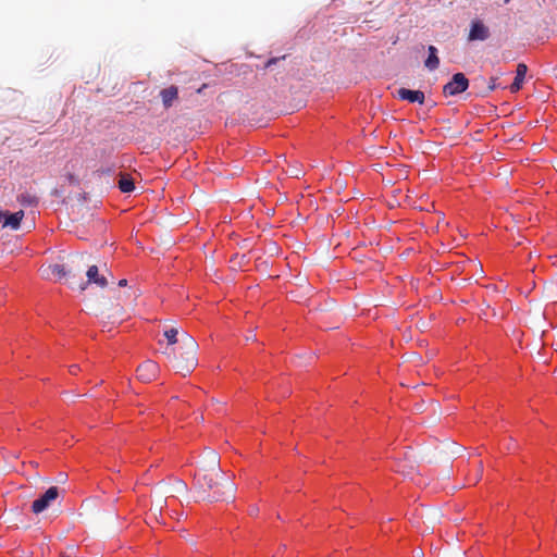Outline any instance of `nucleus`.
<instances>
[{"mask_svg": "<svg viewBox=\"0 0 557 557\" xmlns=\"http://www.w3.org/2000/svg\"><path fill=\"white\" fill-rule=\"evenodd\" d=\"M177 349V354L184 362L182 366H180L181 369L186 370L187 372L193 371L198 364V344L195 338L187 333H183Z\"/></svg>", "mask_w": 557, "mask_h": 557, "instance_id": "f257e3e1", "label": "nucleus"}, {"mask_svg": "<svg viewBox=\"0 0 557 557\" xmlns=\"http://www.w3.org/2000/svg\"><path fill=\"white\" fill-rule=\"evenodd\" d=\"M470 86V81L462 72H456L449 81L443 86L445 97H457L465 92Z\"/></svg>", "mask_w": 557, "mask_h": 557, "instance_id": "f03ea898", "label": "nucleus"}, {"mask_svg": "<svg viewBox=\"0 0 557 557\" xmlns=\"http://www.w3.org/2000/svg\"><path fill=\"white\" fill-rule=\"evenodd\" d=\"M60 494V488L55 485L48 487L42 494H40L33 503H32V511L35 515H39L47 510L51 503L54 502Z\"/></svg>", "mask_w": 557, "mask_h": 557, "instance_id": "7ed1b4c3", "label": "nucleus"}, {"mask_svg": "<svg viewBox=\"0 0 557 557\" xmlns=\"http://www.w3.org/2000/svg\"><path fill=\"white\" fill-rule=\"evenodd\" d=\"M24 215L25 213L23 210L11 212L0 209V225L2 228L17 231L21 228Z\"/></svg>", "mask_w": 557, "mask_h": 557, "instance_id": "20e7f679", "label": "nucleus"}, {"mask_svg": "<svg viewBox=\"0 0 557 557\" xmlns=\"http://www.w3.org/2000/svg\"><path fill=\"white\" fill-rule=\"evenodd\" d=\"M491 36L490 28L479 18H474L470 23L468 40L484 41Z\"/></svg>", "mask_w": 557, "mask_h": 557, "instance_id": "39448f33", "label": "nucleus"}, {"mask_svg": "<svg viewBox=\"0 0 557 557\" xmlns=\"http://www.w3.org/2000/svg\"><path fill=\"white\" fill-rule=\"evenodd\" d=\"M397 97L403 100L407 101L409 103H418V104H424L425 102V95L420 89H410L406 87H400L397 90Z\"/></svg>", "mask_w": 557, "mask_h": 557, "instance_id": "423d86ee", "label": "nucleus"}, {"mask_svg": "<svg viewBox=\"0 0 557 557\" xmlns=\"http://www.w3.org/2000/svg\"><path fill=\"white\" fill-rule=\"evenodd\" d=\"M159 367L152 360H147L137 368V377L143 382H150L158 375Z\"/></svg>", "mask_w": 557, "mask_h": 557, "instance_id": "0eeeda50", "label": "nucleus"}, {"mask_svg": "<svg viewBox=\"0 0 557 557\" xmlns=\"http://www.w3.org/2000/svg\"><path fill=\"white\" fill-rule=\"evenodd\" d=\"M441 64L438 49L434 45L426 47V58L423 60V65L429 72H433L438 69Z\"/></svg>", "mask_w": 557, "mask_h": 557, "instance_id": "6e6552de", "label": "nucleus"}, {"mask_svg": "<svg viewBox=\"0 0 557 557\" xmlns=\"http://www.w3.org/2000/svg\"><path fill=\"white\" fill-rule=\"evenodd\" d=\"M86 276H87V282H86V284H84L82 286V289H85V286L87 284H96L97 286H99L101 288H104L108 286V280L106 278V276H103L99 273V269L95 264L90 265L87 269Z\"/></svg>", "mask_w": 557, "mask_h": 557, "instance_id": "1a4fd4ad", "label": "nucleus"}, {"mask_svg": "<svg viewBox=\"0 0 557 557\" xmlns=\"http://www.w3.org/2000/svg\"><path fill=\"white\" fill-rule=\"evenodd\" d=\"M527 73H528L527 64L522 63V62L518 63L515 78L510 85L511 92H517L522 88L524 81H525Z\"/></svg>", "mask_w": 557, "mask_h": 557, "instance_id": "9d476101", "label": "nucleus"}, {"mask_svg": "<svg viewBox=\"0 0 557 557\" xmlns=\"http://www.w3.org/2000/svg\"><path fill=\"white\" fill-rule=\"evenodd\" d=\"M160 97L163 107L165 109L171 108L173 106L174 100L178 98V87L175 85H171L170 87L163 88L160 91Z\"/></svg>", "mask_w": 557, "mask_h": 557, "instance_id": "9b49d317", "label": "nucleus"}, {"mask_svg": "<svg viewBox=\"0 0 557 557\" xmlns=\"http://www.w3.org/2000/svg\"><path fill=\"white\" fill-rule=\"evenodd\" d=\"M116 185L120 191L123 194H131L136 188L134 180L128 175H120Z\"/></svg>", "mask_w": 557, "mask_h": 557, "instance_id": "f8f14e48", "label": "nucleus"}, {"mask_svg": "<svg viewBox=\"0 0 557 557\" xmlns=\"http://www.w3.org/2000/svg\"><path fill=\"white\" fill-rule=\"evenodd\" d=\"M16 199L18 203L25 208L35 207L38 205V198L34 195H30L29 193H22L17 195Z\"/></svg>", "mask_w": 557, "mask_h": 557, "instance_id": "ddd939ff", "label": "nucleus"}, {"mask_svg": "<svg viewBox=\"0 0 557 557\" xmlns=\"http://www.w3.org/2000/svg\"><path fill=\"white\" fill-rule=\"evenodd\" d=\"M117 165L115 163H111L110 165L100 166L96 170V174L99 177L103 176H115Z\"/></svg>", "mask_w": 557, "mask_h": 557, "instance_id": "4468645a", "label": "nucleus"}, {"mask_svg": "<svg viewBox=\"0 0 557 557\" xmlns=\"http://www.w3.org/2000/svg\"><path fill=\"white\" fill-rule=\"evenodd\" d=\"M163 335L166 338L169 345H180L181 337L178 338V330L176 327L165 330Z\"/></svg>", "mask_w": 557, "mask_h": 557, "instance_id": "2eb2a0df", "label": "nucleus"}, {"mask_svg": "<svg viewBox=\"0 0 557 557\" xmlns=\"http://www.w3.org/2000/svg\"><path fill=\"white\" fill-rule=\"evenodd\" d=\"M52 273L59 278H62L66 275V269L63 264H55L52 269Z\"/></svg>", "mask_w": 557, "mask_h": 557, "instance_id": "dca6fc26", "label": "nucleus"}, {"mask_svg": "<svg viewBox=\"0 0 557 557\" xmlns=\"http://www.w3.org/2000/svg\"><path fill=\"white\" fill-rule=\"evenodd\" d=\"M285 59V55H282V57H272L270 59H268L264 63V69H271L272 65L276 64L280 60H284Z\"/></svg>", "mask_w": 557, "mask_h": 557, "instance_id": "f3484780", "label": "nucleus"}, {"mask_svg": "<svg viewBox=\"0 0 557 557\" xmlns=\"http://www.w3.org/2000/svg\"><path fill=\"white\" fill-rule=\"evenodd\" d=\"M497 87H498L497 78L491 77L488 85H487V92L494 91L495 89H497Z\"/></svg>", "mask_w": 557, "mask_h": 557, "instance_id": "a211bd4d", "label": "nucleus"}, {"mask_svg": "<svg viewBox=\"0 0 557 557\" xmlns=\"http://www.w3.org/2000/svg\"><path fill=\"white\" fill-rule=\"evenodd\" d=\"M126 285H127V280L126 278H122V280L119 281V286L120 287H124Z\"/></svg>", "mask_w": 557, "mask_h": 557, "instance_id": "6ab92c4d", "label": "nucleus"}, {"mask_svg": "<svg viewBox=\"0 0 557 557\" xmlns=\"http://www.w3.org/2000/svg\"><path fill=\"white\" fill-rule=\"evenodd\" d=\"M69 180H70V182L74 181V175H73V174H70V175H69Z\"/></svg>", "mask_w": 557, "mask_h": 557, "instance_id": "aec40b11", "label": "nucleus"}, {"mask_svg": "<svg viewBox=\"0 0 557 557\" xmlns=\"http://www.w3.org/2000/svg\"><path fill=\"white\" fill-rule=\"evenodd\" d=\"M505 4H508L511 0H503Z\"/></svg>", "mask_w": 557, "mask_h": 557, "instance_id": "412c9836", "label": "nucleus"}, {"mask_svg": "<svg viewBox=\"0 0 557 557\" xmlns=\"http://www.w3.org/2000/svg\"><path fill=\"white\" fill-rule=\"evenodd\" d=\"M60 557H69L66 554H61Z\"/></svg>", "mask_w": 557, "mask_h": 557, "instance_id": "4be33fe9", "label": "nucleus"}]
</instances>
